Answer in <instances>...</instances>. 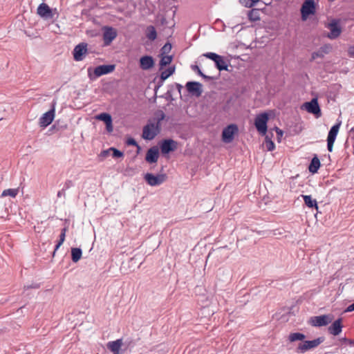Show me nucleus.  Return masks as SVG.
<instances>
[{"label": "nucleus", "instance_id": "1", "mask_svg": "<svg viewBox=\"0 0 354 354\" xmlns=\"http://www.w3.org/2000/svg\"><path fill=\"white\" fill-rule=\"evenodd\" d=\"M115 68V64H104L95 67L92 73V68H88V76L90 80H93L102 75L112 73Z\"/></svg>", "mask_w": 354, "mask_h": 354}, {"label": "nucleus", "instance_id": "2", "mask_svg": "<svg viewBox=\"0 0 354 354\" xmlns=\"http://www.w3.org/2000/svg\"><path fill=\"white\" fill-rule=\"evenodd\" d=\"M270 115L267 112L257 115L254 119V126L259 134L266 136L268 131V122Z\"/></svg>", "mask_w": 354, "mask_h": 354}, {"label": "nucleus", "instance_id": "3", "mask_svg": "<svg viewBox=\"0 0 354 354\" xmlns=\"http://www.w3.org/2000/svg\"><path fill=\"white\" fill-rule=\"evenodd\" d=\"M325 341L324 336L319 337L313 340H305L298 344L296 352L297 353H304L310 349L317 348L319 344Z\"/></svg>", "mask_w": 354, "mask_h": 354}, {"label": "nucleus", "instance_id": "4", "mask_svg": "<svg viewBox=\"0 0 354 354\" xmlns=\"http://www.w3.org/2000/svg\"><path fill=\"white\" fill-rule=\"evenodd\" d=\"M160 127H158L155 123L149 120L142 129V137L145 140H151L160 132Z\"/></svg>", "mask_w": 354, "mask_h": 354}, {"label": "nucleus", "instance_id": "5", "mask_svg": "<svg viewBox=\"0 0 354 354\" xmlns=\"http://www.w3.org/2000/svg\"><path fill=\"white\" fill-rule=\"evenodd\" d=\"M300 12L303 21H306L309 16L315 15L316 12V3L315 0H304L301 5Z\"/></svg>", "mask_w": 354, "mask_h": 354}, {"label": "nucleus", "instance_id": "6", "mask_svg": "<svg viewBox=\"0 0 354 354\" xmlns=\"http://www.w3.org/2000/svg\"><path fill=\"white\" fill-rule=\"evenodd\" d=\"M145 182L150 186H159L165 183L167 179L165 174H158L156 175L152 173H147L144 176Z\"/></svg>", "mask_w": 354, "mask_h": 354}, {"label": "nucleus", "instance_id": "7", "mask_svg": "<svg viewBox=\"0 0 354 354\" xmlns=\"http://www.w3.org/2000/svg\"><path fill=\"white\" fill-rule=\"evenodd\" d=\"M301 109H304L308 113L315 115L317 118L322 116V111L317 97L304 103Z\"/></svg>", "mask_w": 354, "mask_h": 354}, {"label": "nucleus", "instance_id": "8", "mask_svg": "<svg viewBox=\"0 0 354 354\" xmlns=\"http://www.w3.org/2000/svg\"><path fill=\"white\" fill-rule=\"evenodd\" d=\"M333 319V315L326 314L310 317L309 323L313 326L322 327L328 325L330 323L332 322Z\"/></svg>", "mask_w": 354, "mask_h": 354}, {"label": "nucleus", "instance_id": "9", "mask_svg": "<svg viewBox=\"0 0 354 354\" xmlns=\"http://www.w3.org/2000/svg\"><path fill=\"white\" fill-rule=\"evenodd\" d=\"M239 131L238 126L236 124H230L223 129L222 140L225 143H230L234 139V136Z\"/></svg>", "mask_w": 354, "mask_h": 354}, {"label": "nucleus", "instance_id": "10", "mask_svg": "<svg viewBox=\"0 0 354 354\" xmlns=\"http://www.w3.org/2000/svg\"><path fill=\"white\" fill-rule=\"evenodd\" d=\"M87 43L82 42L76 45L73 51V59L76 62L82 61L88 53Z\"/></svg>", "mask_w": 354, "mask_h": 354}, {"label": "nucleus", "instance_id": "11", "mask_svg": "<svg viewBox=\"0 0 354 354\" xmlns=\"http://www.w3.org/2000/svg\"><path fill=\"white\" fill-rule=\"evenodd\" d=\"M55 12H57V9H51L46 3H41L37 8V14L45 19H51L55 15Z\"/></svg>", "mask_w": 354, "mask_h": 354}, {"label": "nucleus", "instance_id": "12", "mask_svg": "<svg viewBox=\"0 0 354 354\" xmlns=\"http://www.w3.org/2000/svg\"><path fill=\"white\" fill-rule=\"evenodd\" d=\"M187 92L192 95L200 97L203 93V85L195 81L187 82L185 85Z\"/></svg>", "mask_w": 354, "mask_h": 354}, {"label": "nucleus", "instance_id": "13", "mask_svg": "<svg viewBox=\"0 0 354 354\" xmlns=\"http://www.w3.org/2000/svg\"><path fill=\"white\" fill-rule=\"evenodd\" d=\"M326 27L330 29V32L328 33L327 37L330 39L337 38L342 32V28L337 19H333L330 23L328 24Z\"/></svg>", "mask_w": 354, "mask_h": 354}, {"label": "nucleus", "instance_id": "14", "mask_svg": "<svg viewBox=\"0 0 354 354\" xmlns=\"http://www.w3.org/2000/svg\"><path fill=\"white\" fill-rule=\"evenodd\" d=\"M55 104L53 105L52 108L39 118V124L41 127L45 128L50 125L55 118Z\"/></svg>", "mask_w": 354, "mask_h": 354}, {"label": "nucleus", "instance_id": "15", "mask_svg": "<svg viewBox=\"0 0 354 354\" xmlns=\"http://www.w3.org/2000/svg\"><path fill=\"white\" fill-rule=\"evenodd\" d=\"M160 148L162 154H168L176 150L177 142L172 139H165L161 142Z\"/></svg>", "mask_w": 354, "mask_h": 354}, {"label": "nucleus", "instance_id": "16", "mask_svg": "<svg viewBox=\"0 0 354 354\" xmlns=\"http://www.w3.org/2000/svg\"><path fill=\"white\" fill-rule=\"evenodd\" d=\"M116 37L117 32L113 28L109 26L104 27V31L103 33V41L104 46L110 45Z\"/></svg>", "mask_w": 354, "mask_h": 354}, {"label": "nucleus", "instance_id": "17", "mask_svg": "<svg viewBox=\"0 0 354 354\" xmlns=\"http://www.w3.org/2000/svg\"><path fill=\"white\" fill-rule=\"evenodd\" d=\"M159 158V150L156 146L149 148L145 156V160L149 164L157 162Z\"/></svg>", "mask_w": 354, "mask_h": 354}, {"label": "nucleus", "instance_id": "18", "mask_svg": "<svg viewBox=\"0 0 354 354\" xmlns=\"http://www.w3.org/2000/svg\"><path fill=\"white\" fill-rule=\"evenodd\" d=\"M331 50L332 46L330 44H324L317 51L312 53L310 60L313 61L318 57L323 58L325 55L328 54Z\"/></svg>", "mask_w": 354, "mask_h": 354}, {"label": "nucleus", "instance_id": "19", "mask_svg": "<svg viewBox=\"0 0 354 354\" xmlns=\"http://www.w3.org/2000/svg\"><path fill=\"white\" fill-rule=\"evenodd\" d=\"M342 328V319L338 318L332 323V324L328 327V330L330 334L337 336L341 333Z\"/></svg>", "mask_w": 354, "mask_h": 354}, {"label": "nucleus", "instance_id": "20", "mask_svg": "<svg viewBox=\"0 0 354 354\" xmlns=\"http://www.w3.org/2000/svg\"><path fill=\"white\" fill-rule=\"evenodd\" d=\"M154 59L150 55H144L140 59V67L145 71L149 70L153 67Z\"/></svg>", "mask_w": 354, "mask_h": 354}, {"label": "nucleus", "instance_id": "21", "mask_svg": "<svg viewBox=\"0 0 354 354\" xmlns=\"http://www.w3.org/2000/svg\"><path fill=\"white\" fill-rule=\"evenodd\" d=\"M122 339H118L115 341L109 342L106 344L107 348L113 354H122L120 352L121 346H122Z\"/></svg>", "mask_w": 354, "mask_h": 354}, {"label": "nucleus", "instance_id": "22", "mask_svg": "<svg viewBox=\"0 0 354 354\" xmlns=\"http://www.w3.org/2000/svg\"><path fill=\"white\" fill-rule=\"evenodd\" d=\"M321 166L320 160L317 156L315 154L311 159V161L308 165V170L311 174H316Z\"/></svg>", "mask_w": 354, "mask_h": 354}, {"label": "nucleus", "instance_id": "23", "mask_svg": "<svg viewBox=\"0 0 354 354\" xmlns=\"http://www.w3.org/2000/svg\"><path fill=\"white\" fill-rule=\"evenodd\" d=\"M342 124L341 121H338L335 124H334L330 129L329 130L327 140L335 141L336 137L338 134L339 129Z\"/></svg>", "mask_w": 354, "mask_h": 354}, {"label": "nucleus", "instance_id": "24", "mask_svg": "<svg viewBox=\"0 0 354 354\" xmlns=\"http://www.w3.org/2000/svg\"><path fill=\"white\" fill-rule=\"evenodd\" d=\"M138 340H139V339H135L131 337L127 338L123 342L122 346L124 348L122 350V353H124L128 350L131 351L136 346Z\"/></svg>", "mask_w": 354, "mask_h": 354}, {"label": "nucleus", "instance_id": "25", "mask_svg": "<svg viewBox=\"0 0 354 354\" xmlns=\"http://www.w3.org/2000/svg\"><path fill=\"white\" fill-rule=\"evenodd\" d=\"M305 205L309 208H315L318 209L317 202L313 199L310 195H301Z\"/></svg>", "mask_w": 354, "mask_h": 354}, {"label": "nucleus", "instance_id": "26", "mask_svg": "<svg viewBox=\"0 0 354 354\" xmlns=\"http://www.w3.org/2000/svg\"><path fill=\"white\" fill-rule=\"evenodd\" d=\"M305 339L306 335L304 333L299 332L290 333L288 336V340L290 342H295L297 341H300L303 342V341H304Z\"/></svg>", "mask_w": 354, "mask_h": 354}, {"label": "nucleus", "instance_id": "27", "mask_svg": "<svg viewBox=\"0 0 354 354\" xmlns=\"http://www.w3.org/2000/svg\"><path fill=\"white\" fill-rule=\"evenodd\" d=\"M215 66L216 68L219 71H227L228 70V65L224 60L223 57L221 55H219L218 59L215 60Z\"/></svg>", "mask_w": 354, "mask_h": 354}, {"label": "nucleus", "instance_id": "28", "mask_svg": "<svg viewBox=\"0 0 354 354\" xmlns=\"http://www.w3.org/2000/svg\"><path fill=\"white\" fill-rule=\"evenodd\" d=\"M248 17L250 21H259L261 19L259 10L257 8H252L248 12Z\"/></svg>", "mask_w": 354, "mask_h": 354}, {"label": "nucleus", "instance_id": "29", "mask_svg": "<svg viewBox=\"0 0 354 354\" xmlns=\"http://www.w3.org/2000/svg\"><path fill=\"white\" fill-rule=\"evenodd\" d=\"M82 255V250L80 248H71V259L73 262L77 263L80 260Z\"/></svg>", "mask_w": 354, "mask_h": 354}, {"label": "nucleus", "instance_id": "30", "mask_svg": "<svg viewBox=\"0 0 354 354\" xmlns=\"http://www.w3.org/2000/svg\"><path fill=\"white\" fill-rule=\"evenodd\" d=\"M173 55H161V59L159 62L160 70L169 65L173 60Z\"/></svg>", "mask_w": 354, "mask_h": 354}, {"label": "nucleus", "instance_id": "31", "mask_svg": "<svg viewBox=\"0 0 354 354\" xmlns=\"http://www.w3.org/2000/svg\"><path fill=\"white\" fill-rule=\"evenodd\" d=\"M146 37L151 41H154L157 38V32L153 26L147 27Z\"/></svg>", "mask_w": 354, "mask_h": 354}, {"label": "nucleus", "instance_id": "32", "mask_svg": "<svg viewBox=\"0 0 354 354\" xmlns=\"http://www.w3.org/2000/svg\"><path fill=\"white\" fill-rule=\"evenodd\" d=\"M191 68L194 71H195L198 75H200L201 77H203L205 80L210 81V80H214L216 79V77H214L212 76L205 75L201 71V70L200 69L198 66H197V65H192Z\"/></svg>", "mask_w": 354, "mask_h": 354}, {"label": "nucleus", "instance_id": "33", "mask_svg": "<svg viewBox=\"0 0 354 354\" xmlns=\"http://www.w3.org/2000/svg\"><path fill=\"white\" fill-rule=\"evenodd\" d=\"M165 114L162 111H158L155 113V117L153 118V120L155 121V124L158 127L161 128V122L165 120Z\"/></svg>", "mask_w": 354, "mask_h": 354}, {"label": "nucleus", "instance_id": "34", "mask_svg": "<svg viewBox=\"0 0 354 354\" xmlns=\"http://www.w3.org/2000/svg\"><path fill=\"white\" fill-rule=\"evenodd\" d=\"M95 118L97 120L104 122L105 124L113 120L111 115L108 113H101L96 115Z\"/></svg>", "mask_w": 354, "mask_h": 354}, {"label": "nucleus", "instance_id": "35", "mask_svg": "<svg viewBox=\"0 0 354 354\" xmlns=\"http://www.w3.org/2000/svg\"><path fill=\"white\" fill-rule=\"evenodd\" d=\"M175 68V66H169L167 69L162 71L160 76L162 77V79L166 80L169 77L174 73Z\"/></svg>", "mask_w": 354, "mask_h": 354}, {"label": "nucleus", "instance_id": "36", "mask_svg": "<svg viewBox=\"0 0 354 354\" xmlns=\"http://www.w3.org/2000/svg\"><path fill=\"white\" fill-rule=\"evenodd\" d=\"M265 144H266V149L268 151H272L275 148L274 143L272 140L271 138H270L268 135H266Z\"/></svg>", "mask_w": 354, "mask_h": 354}, {"label": "nucleus", "instance_id": "37", "mask_svg": "<svg viewBox=\"0 0 354 354\" xmlns=\"http://www.w3.org/2000/svg\"><path fill=\"white\" fill-rule=\"evenodd\" d=\"M18 194V189H8L3 191L1 194V196H10L12 198H15Z\"/></svg>", "mask_w": 354, "mask_h": 354}, {"label": "nucleus", "instance_id": "38", "mask_svg": "<svg viewBox=\"0 0 354 354\" xmlns=\"http://www.w3.org/2000/svg\"><path fill=\"white\" fill-rule=\"evenodd\" d=\"M242 3L246 8H252L255 6L259 2V0H240Z\"/></svg>", "mask_w": 354, "mask_h": 354}, {"label": "nucleus", "instance_id": "39", "mask_svg": "<svg viewBox=\"0 0 354 354\" xmlns=\"http://www.w3.org/2000/svg\"><path fill=\"white\" fill-rule=\"evenodd\" d=\"M66 235H63L62 234H59V240L57 241V244L55 245V249L52 252L53 257L55 256L56 251L59 248V247L63 244V243L65 241Z\"/></svg>", "mask_w": 354, "mask_h": 354}, {"label": "nucleus", "instance_id": "40", "mask_svg": "<svg viewBox=\"0 0 354 354\" xmlns=\"http://www.w3.org/2000/svg\"><path fill=\"white\" fill-rule=\"evenodd\" d=\"M109 150H111L112 157L114 158H119L124 157V153L115 147H110Z\"/></svg>", "mask_w": 354, "mask_h": 354}, {"label": "nucleus", "instance_id": "41", "mask_svg": "<svg viewBox=\"0 0 354 354\" xmlns=\"http://www.w3.org/2000/svg\"><path fill=\"white\" fill-rule=\"evenodd\" d=\"M171 50V44L167 42L160 49V55H166Z\"/></svg>", "mask_w": 354, "mask_h": 354}, {"label": "nucleus", "instance_id": "42", "mask_svg": "<svg viewBox=\"0 0 354 354\" xmlns=\"http://www.w3.org/2000/svg\"><path fill=\"white\" fill-rule=\"evenodd\" d=\"M203 56L212 60L214 62H215V60L216 59H218L219 55H218L215 53L209 52V53H206L203 54Z\"/></svg>", "mask_w": 354, "mask_h": 354}, {"label": "nucleus", "instance_id": "43", "mask_svg": "<svg viewBox=\"0 0 354 354\" xmlns=\"http://www.w3.org/2000/svg\"><path fill=\"white\" fill-rule=\"evenodd\" d=\"M165 81V80L162 79V77L160 76L154 87L155 95H156L158 90L163 85Z\"/></svg>", "mask_w": 354, "mask_h": 354}, {"label": "nucleus", "instance_id": "44", "mask_svg": "<svg viewBox=\"0 0 354 354\" xmlns=\"http://www.w3.org/2000/svg\"><path fill=\"white\" fill-rule=\"evenodd\" d=\"M74 186V183L71 180H66L64 184L63 189L66 192L67 189Z\"/></svg>", "mask_w": 354, "mask_h": 354}, {"label": "nucleus", "instance_id": "45", "mask_svg": "<svg viewBox=\"0 0 354 354\" xmlns=\"http://www.w3.org/2000/svg\"><path fill=\"white\" fill-rule=\"evenodd\" d=\"M126 144L128 146L136 147V146H138V143L136 142V140L133 138H129L126 140Z\"/></svg>", "mask_w": 354, "mask_h": 354}, {"label": "nucleus", "instance_id": "46", "mask_svg": "<svg viewBox=\"0 0 354 354\" xmlns=\"http://www.w3.org/2000/svg\"><path fill=\"white\" fill-rule=\"evenodd\" d=\"M110 151H111V150H109V149L102 151L100 152V153L99 154V158L101 160L104 159L105 158H106L109 155V152Z\"/></svg>", "mask_w": 354, "mask_h": 354}, {"label": "nucleus", "instance_id": "47", "mask_svg": "<svg viewBox=\"0 0 354 354\" xmlns=\"http://www.w3.org/2000/svg\"><path fill=\"white\" fill-rule=\"evenodd\" d=\"M172 93H173V89L170 87V88L165 93V99L167 100H170V101L174 100V99L172 97V95H173Z\"/></svg>", "mask_w": 354, "mask_h": 354}, {"label": "nucleus", "instance_id": "48", "mask_svg": "<svg viewBox=\"0 0 354 354\" xmlns=\"http://www.w3.org/2000/svg\"><path fill=\"white\" fill-rule=\"evenodd\" d=\"M40 288L39 283H32L31 285L24 286V290H28L30 288L38 289Z\"/></svg>", "mask_w": 354, "mask_h": 354}, {"label": "nucleus", "instance_id": "49", "mask_svg": "<svg viewBox=\"0 0 354 354\" xmlns=\"http://www.w3.org/2000/svg\"><path fill=\"white\" fill-rule=\"evenodd\" d=\"M106 129L109 133H111L113 130V120L106 124Z\"/></svg>", "mask_w": 354, "mask_h": 354}, {"label": "nucleus", "instance_id": "50", "mask_svg": "<svg viewBox=\"0 0 354 354\" xmlns=\"http://www.w3.org/2000/svg\"><path fill=\"white\" fill-rule=\"evenodd\" d=\"M348 55L350 57H353L354 58V45L353 46H350L348 48Z\"/></svg>", "mask_w": 354, "mask_h": 354}, {"label": "nucleus", "instance_id": "51", "mask_svg": "<svg viewBox=\"0 0 354 354\" xmlns=\"http://www.w3.org/2000/svg\"><path fill=\"white\" fill-rule=\"evenodd\" d=\"M335 141L327 140V149L328 151L332 152Z\"/></svg>", "mask_w": 354, "mask_h": 354}, {"label": "nucleus", "instance_id": "52", "mask_svg": "<svg viewBox=\"0 0 354 354\" xmlns=\"http://www.w3.org/2000/svg\"><path fill=\"white\" fill-rule=\"evenodd\" d=\"M170 87L174 90V87H176V88L178 90V93L180 94L181 89L183 88V86L180 84L175 83L174 84H172L170 86Z\"/></svg>", "mask_w": 354, "mask_h": 354}, {"label": "nucleus", "instance_id": "53", "mask_svg": "<svg viewBox=\"0 0 354 354\" xmlns=\"http://www.w3.org/2000/svg\"><path fill=\"white\" fill-rule=\"evenodd\" d=\"M57 197L58 198H60L62 196H63L64 198L66 197V192L62 189L61 190H59L58 192H57Z\"/></svg>", "mask_w": 354, "mask_h": 354}, {"label": "nucleus", "instance_id": "54", "mask_svg": "<svg viewBox=\"0 0 354 354\" xmlns=\"http://www.w3.org/2000/svg\"><path fill=\"white\" fill-rule=\"evenodd\" d=\"M352 311H354V302L352 304L349 305L345 310V312H352Z\"/></svg>", "mask_w": 354, "mask_h": 354}, {"label": "nucleus", "instance_id": "55", "mask_svg": "<svg viewBox=\"0 0 354 354\" xmlns=\"http://www.w3.org/2000/svg\"><path fill=\"white\" fill-rule=\"evenodd\" d=\"M283 132L282 130H279V131H277V140L279 142L280 141L281 137L283 136Z\"/></svg>", "mask_w": 354, "mask_h": 354}, {"label": "nucleus", "instance_id": "56", "mask_svg": "<svg viewBox=\"0 0 354 354\" xmlns=\"http://www.w3.org/2000/svg\"><path fill=\"white\" fill-rule=\"evenodd\" d=\"M66 231H67V227H64V228H62L61 230V233L60 234H62L63 235L64 234L66 235Z\"/></svg>", "mask_w": 354, "mask_h": 354}, {"label": "nucleus", "instance_id": "57", "mask_svg": "<svg viewBox=\"0 0 354 354\" xmlns=\"http://www.w3.org/2000/svg\"><path fill=\"white\" fill-rule=\"evenodd\" d=\"M137 148V153H140V151H141V147L138 144V146L136 147Z\"/></svg>", "mask_w": 354, "mask_h": 354}, {"label": "nucleus", "instance_id": "58", "mask_svg": "<svg viewBox=\"0 0 354 354\" xmlns=\"http://www.w3.org/2000/svg\"><path fill=\"white\" fill-rule=\"evenodd\" d=\"M348 339H347L346 337H344L341 339L342 342H348Z\"/></svg>", "mask_w": 354, "mask_h": 354}, {"label": "nucleus", "instance_id": "59", "mask_svg": "<svg viewBox=\"0 0 354 354\" xmlns=\"http://www.w3.org/2000/svg\"><path fill=\"white\" fill-rule=\"evenodd\" d=\"M348 344H349L351 346H354V340H353V339L348 340Z\"/></svg>", "mask_w": 354, "mask_h": 354}, {"label": "nucleus", "instance_id": "60", "mask_svg": "<svg viewBox=\"0 0 354 354\" xmlns=\"http://www.w3.org/2000/svg\"><path fill=\"white\" fill-rule=\"evenodd\" d=\"M276 133H277V131H279V130H281L279 128H278L277 127H275L274 129H273Z\"/></svg>", "mask_w": 354, "mask_h": 354}, {"label": "nucleus", "instance_id": "61", "mask_svg": "<svg viewBox=\"0 0 354 354\" xmlns=\"http://www.w3.org/2000/svg\"><path fill=\"white\" fill-rule=\"evenodd\" d=\"M351 131L354 133V127L351 128Z\"/></svg>", "mask_w": 354, "mask_h": 354}, {"label": "nucleus", "instance_id": "62", "mask_svg": "<svg viewBox=\"0 0 354 354\" xmlns=\"http://www.w3.org/2000/svg\"><path fill=\"white\" fill-rule=\"evenodd\" d=\"M330 2H333L335 0H328Z\"/></svg>", "mask_w": 354, "mask_h": 354}]
</instances>
